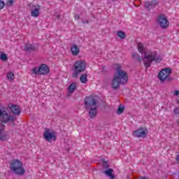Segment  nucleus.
<instances>
[{"label": "nucleus", "instance_id": "nucleus-23", "mask_svg": "<svg viewBox=\"0 0 179 179\" xmlns=\"http://www.w3.org/2000/svg\"><path fill=\"white\" fill-rule=\"evenodd\" d=\"M7 79L11 81L13 80V79H15V74H13L12 72L7 73Z\"/></svg>", "mask_w": 179, "mask_h": 179}, {"label": "nucleus", "instance_id": "nucleus-24", "mask_svg": "<svg viewBox=\"0 0 179 179\" xmlns=\"http://www.w3.org/2000/svg\"><path fill=\"white\" fill-rule=\"evenodd\" d=\"M117 36L120 38H125V37H126L125 32H124L122 31H117Z\"/></svg>", "mask_w": 179, "mask_h": 179}, {"label": "nucleus", "instance_id": "nucleus-25", "mask_svg": "<svg viewBox=\"0 0 179 179\" xmlns=\"http://www.w3.org/2000/svg\"><path fill=\"white\" fill-rule=\"evenodd\" d=\"M0 59H1V61H6L8 59V55L3 53L0 57Z\"/></svg>", "mask_w": 179, "mask_h": 179}, {"label": "nucleus", "instance_id": "nucleus-36", "mask_svg": "<svg viewBox=\"0 0 179 179\" xmlns=\"http://www.w3.org/2000/svg\"><path fill=\"white\" fill-rule=\"evenodd\" d=\"M113 1V2H114V1H117V0H112Z\"/></svg>", "mask_w": 179, "mask_h": 179}, {"label": "nucleus", "instance_id": "nucleus-16", "mask_svg": "<svg viewBox=\"0 0 179 179\" xmlns=\"http://www.w3.org/2000/svg\"><path fill=\"white\" fill-rule=\"evenodd\" d=\"M113 173H114V170L113 169H109L106 171H104L103 173L107 176L108 177H110L111 179H114L115 178V176H114V174H113Z\"/></svg>", "mask_w": 179, "mask_h": 179}, {"label": "nucleus", "instance_id": "nucleus-35", "mask_svg": "<svg viewBox=\"0 0 179 179\" xmlns=\"http://www.w3.org/2000/svg\"><path fill=\"white\" fill-rule=\"evenodd\" d=\"M178 103L179 104V99L178 100Z\"/></svg>", "mask_w": 179, "mask_h": 179}, {"label": "nucleus", "instance_id": "nucleus-4", "mask_svg": "<svg viewBox=\"0 0 179 179\" xmlns=\"http://www.w3.org/2000/svg\"><path fill=\"white\" fill-rule=\"evenodd\" d=\"M15 121H16V116L8 114L6 110L0 106V122L7 124L8 127H10L16 125Z\"/></svg>", "mask_w": 179, "mask_h": 179}, {"label": "nucleus", "instance_id": "nucleus-30", "mask_svg": "<svg viewBox=\"0 0 179 179\" xmlns=\"http://www.w3.org/2000/svg\"><path fill=\"white\" fill-rule=\"evenodd\" d=\"M173 95H174V96H178V95H179V91H178V90L174 91Z\"/></svg>", "mask_w": 179, "mask_h": 179}, {"label": "nucleus", "instance_id": "nucleus-18", "mask_svg": "<svg viewBox=\"0 0 179 179\" xmlns=\"http://www.w3.org/2000/svg\"><path fill=\"white\" fill-rule=\"evenodd\" d=\"M0 141H8V134L2 129H0Z\"/></svg>", "mask_w": 179, "mask_h": 179}, {"label": "nucleus", "instance_id": "nucleus-3", "mask_svg": "<svg viewBox=\"0 0 179 179\" xmlns=\"http://www.w3.org/2000/svg\"><path fill=\"white\" fill-rule=\"evenodd\" d=\"M97 104H99V101L93 96H87L85 99V108L86 111H88L90 118H95V117H96Z\"/></svg>", "mask_w": 179, "mask_h": 179}, {"label": "nucleus", "instance_id": "nucleus-11", "mask_svg": "<svg viewBox=\"0 0 179 179\" xmlns=\"http://www.w3.org/2000/svg\"><path fill=\"white\" fill-rule=\"evenodd\" d=\"M148 132V131L146 127H141L136 131H133V136L136 138H145Z\"/></svg>", "mask_w": 179, "mask_h": 179}, {"label": "nucleus", "instance_id": "nucleus-14", "mask_svg": "<svg viewBox=\"0 0 179 179\" xmlns=\"http://www.w3.org/2000/svg\"><path fill=\"white\" fill-rule=\"evenodd\" d=\"M156 6H157V1H156V0L145 3V8L147 9V10H150L152 8H155Z\"/></svg>", "mask_w": 179, "mask_h": 179}, {"label": "nucleus", "instance_id": "nucleus-7", "mask_svg": "<svg viewBox=\"0 0 179 179\" xmlns=\"http://www.w3.org/2000/svg\"><path fill=\"white\" fill-rule=\"evenodd\" d=\"M171 74V69H164L158 73V78L161 82H164L167 80L168 82H171L173 78L170 77Z\"/></svg>", "mask_w": 179, "mask_h": 179}, {"label": "nucleus", "instance_id": "nucleus-34", "mask_svg": "<svg viewBox=\"0 0 179 179\" xmlns=\"http://www.w3.org/2000/svg\"><path fill=\"white\" fill-rule=\"evenodd\" d=\"M177 122H178V125H179V120H177Z\"/></svg>", "mask_w": 179, "mask_h": 179}, {"label": "nucleus", "instance_id": "nucleus-29", "mask_svg": "<svg viewBox=\"0 0 179 179\" xmlns=\"http://www.w3.org/2000/svg\"><path fill=\"white\" fill-rule=\"evenodd\" d=\"M4 7H5V2H3V1H0V10L3 9Z\"/></svg>", "mask_w": 179, "mask_h": 179}, {"label": "nucleus", "instance_id": "nucleus-9", "mask_svg": "<svg viewBox=\"0 0 179 179\" xmlns=\"http://www.w3.org/2000/svg\"><path fill=\"white\" fill-rule=\"evenodd\" d=\"M32 72L35 75H48V73H50V68L45 64H42L38 68H34Z\"/></svg>", "mask_w": 179, "mask_h": 179}, {"label": "nucleus", "instance_id": "nucleus-13", "mask_svg": "<svg viewBox=\"0 0 179 179\" xmlns=\"http://www.w3.org/2000/svg\"><path fill=\"white\" fill-rule=\"evenodd\" d=\"M40 9H41V7L39 5L33 6L31 10V15L33 17H38L40 15Z\"/></svg>", "mask_w": 179, "mask_h": 179}, {"label": "nucleus", "instance_id": "nucleus-19", "mask_svg": "<svg viewBox=\"0 0 179 179\" xmlns=\"http://www.w3.org/2000/svg\"><path fill=\"white\" fill-rule=\"evenodd\" d=\"M138 52H140L141 54H144L145 55V48H143V44L138 43Z\"/></svg>", "mask_w": 179, "mask_h": 179}, {"label": "nucleus", "instance_id": "nucleus-15", "mask_svg": "<svg viewBox=\"0 0 179 179\" xmlns=\"http://www.w3.org/2000/svg\"><path fill=\"white\" fill-rule=\"evenodd\" d=\"M71 51L73 55L76 56L79 55V52H80V50L79 49V47L76 45V44H73L71 48Z\"/></svg>", "mask_w": 179, "mask_h": 179}, {"label": "nucleus", "instance_id": "nucleus-32", "mask_svg": "<svg viewBox=\"0 0 179 179\" xmlns=\"http://www.w3.org/2000/svg\"><path fill=\"white\" fill-rule=\"evenodd\" d=\"M176 160H177V162H179V155H177V156H176Z\"/></svg>", "mask_w": 179, "mask_h": 179}, {"label": "nucleus", "instance_id": "nucleus-21", "mask_svg": "<svg viewBox=\"0 0 179 179\" xmlns=\"http://www.w3.org/2000/svg\"><path fill=\"white\" fill-rule=\"evenodd\" d=\"M26 50L27 51H36V48L33 45L28 44L26 45Z\"/></svg>", "mask_w": 179, "mask_h": 179}, {"label": "nucleus", "instance_id": "nucleus-5", "mask_svg": "<svg viewBox=\"0 0 179 179\" xmlns=\"http://www.w3.org/2000/svg\"><path fill=\"white\" fill-rule=\"evenodd\" d=\"M10 169L17 176H24L26 170L23 167V163L19 159H14L10 163Z\"/></svg>", "mask_w": 179, "mask_h": 179}, {"label": "nucleus", "instance_id": "nucleus-27", "mask_svg": "<svg viewBox=\"0 0 179 179\" xmlns=\"http://www.w3.org/2000/svg\"><path fill=\"white\" fill-rule=\"evenodd\" d=\"M6 5L8 6H12L13 5V0H8L6 2Z\"/></svg>", "mask_w": 179, "mask_h": 179}, {"label": "nucleus", "instance_id": "nucleus-12", "mask_svg": "<svg viewBox=\"0 0 179 179\" xmlns=\"http://www.w3.org/2000/svg\"><path fill=\"white\" fill-rule=\"evenodd\" d=\"M8 107L10 110V111L14 113L15 115H20V113L22 112V110L19 106L17 105H13L12 103L8 104Z\"/></svg>", "mask_w": 179, "mask_h": 179}, {"label": "nucleus", "instance_id": "nucleus-8", "mask_svg": "<svg viewBox=\"0 0 179 179\" xmlns=\"http://www.w3.org/2000/svg\"><path fill=\"white\" fill-rule=\"evenodd\" d=\"M157 24L161 27V29H167L170 22L167 20L166 15L161 14L157 18Z\"/></svg>", "mask_w": 179, "mask_h": 179}, {"label": "nucleus", "instance_id": "nucleus-17", "mask_svg": "<svg viewBox=\"0 0 179 179\" xmlns=\"http://www.w3.org/2000/svg\"><path fill=\"white\" fill-rule=\"evenodd\" d=\"M78 86V84L76 83H73L69 86V93H73L75 90H76V87Z\"/></svg>", "mask_w": 179, "mask_h": 179}, {"label": "nucleus", "instance_id": "nucleus-22", "mask_svg": "<svg viewBox=\"0 0 179 179\" xmlns=\"http://www.w3.org/2000/svg\"><path fill=\"white\" fill-rule=\"evenodd\" d=\"M124 110H125V106L120 105L117 108V114H118L119 115H121L124 113Z\"/></svg>", "mask_w": 179, "mask_h": 179}, {"label": "nucleus", "instance_id": "nucleus-2", "mask_svg": "<svg viewBox=\"0 0 179 179\" xmlns=\"http://www.w3.org/2000/svg\"><path fill=\"white\" fill-rule=\"evenodd\" d=\"M116 70L117 72L112 82V87L114 90H117L121 83L125 85L128 82V74L121 69V65L116 64Z\"/></svg>", "mask_w": 179, "mask_h": 179}, {"label": "nucleus", "instance_id": "nucleus-1", "mask_svg": "<svg viewBox=\"0 0 179 179\" xmlns=\"http://www.w3.org/2000/svg\"><path fill=\"white\" fill-rule=\"evenodd\" d=\"M131 58H134L136 61H138V62L143 61L146 69L150 68V65L153 61L157 63L162 62V57H160V56H157L156 52H145L143 58L139 57V55L137 52H134L132 54Z\"/></svg>", "mask_w": 179, "mask_h": 179}, {"label": "nucleus", "instance_id": "nucleus-6", "mask_svg": "<svg viewBox=\"0 0 179 179\" xmlns=\"http://www.w3.org/2000/svg\"><path fill=\"white\" fill-rule=\"evenodd\" d=\"M75 71L73 73V78H78L79 73L81 72H85L86 69V63L83 60H78L74 63Z\"/></svg>", "mask_w": 179, "mask_h": 179}, {"label": "nucleus", "instance_id": "nucleus-38", "mask_svg": "<svg viewBox=\"0 0 179 179\" xmlns=\"http://www.w3.org/2000/svg\"><path fill=\"white\" fill-rule=\"evenodd\" d=\"M83 23H85V22H83Z\"/></svg>", "mask_w": 179, "mask_h": 179}, {"label": "nucleus", "instance_id": "nucleus-33", "mask_svg": "<svg viewBox=\"0 0 179 179\" xmlns=\"http://www.w3.org/2000/svg\"><path fill=\"white\" fill-rule=\"evenodd\" d=\"M3 54V53H2L1 51H0V57H1Z\"/></svg>", "mask_w": 179, "mask_h": 179}, {"label": "nucleus", "instance_id": "nucleus-20", "mask_svg": "<svg viewBox=\"0 0 179 179\" xmlns=\"http://www.w3.org/2000/svg\"><path fill=\"white\" fill-rule=\"evenodd\" d=\"M81 83H87V74L85 73L80 77Z\"/></svg>", "mask_w": 179, "mask_h": 179}, {"label": "nucleus", "instance_id": "nucleus-31", "mask_svg": "<svg viewBox=\"0 0 179 179\" xmlns=\"http://www.w3.org/2000/svg\"><path fill=\"white\" fill-rule=\"evenodd\" d=\"M75 19L79 20V19H80V17L79 16V15L76 14V15H75Z\"/></svg>", "mask_w": 179, "mask_h": 179}, {"label": "nucleus", "instance_id": "nucleus-26", "mask_svg": "<svg viewBox=\"0 0 179 179\" xmlns=\"http://www.w3.org/2000/svg\"><path fill=\"white\" fill-rule=\"evenodd\" d=\"M173 113H174V114H176V115H179V108L178 107L175 108L173 110Z\"/></svg>", "mask_w": 179, "mask_h": 179}, {"label": "nucleus", "instance_id": "nucleus-10", "mask_svg": "<svg viewBox=\"0 0 179 179\" xmlns=\"http://www.w3.org/2000/svg\"><path fill=\"white\" fill-rule=\"evenodd\" d=\"M43 138L48 142H52V141H56L57 136H55V131L50 129H45L43 134Z\"/></svg>", "mask_w": 179, "mask_h": 179}, {"label": "nucleus", "instance_id": "nucleus-37", "mask_svg": "<svg viewBox=\"0 0 179 179\" xmlns=\"http://www.w3.org/2000/svg\"><path fill=\"white\" fill-rule=\"evenodd\" d=\"M83 23H85V22H83Z\"/></svg>", "mask_w": 179, "mask_h": 179}, {"label": "nucleus", "instance_id": "nucleus-28", "mask_svg": "<svg viewBox=\"0 0 179 179\" xmlns=\"http://www.w3.org/2000/svg\"><path fill=\"white\" fill-rule=\"evenodd\" d=\"M103 166L104 169H108V164L105 160H103Z\"/></svg>", "mask_w": 179, "mask_h": 179}]
</instances>
